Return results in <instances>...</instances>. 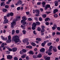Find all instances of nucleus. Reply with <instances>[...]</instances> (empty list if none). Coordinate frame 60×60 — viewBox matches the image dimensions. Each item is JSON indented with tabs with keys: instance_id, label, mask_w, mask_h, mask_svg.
I'll list each match as a JSON object with an SVG mask.
<instances>
[{
	"instance_id": "4be33fe9",
	"label": "nucleus",
	"mask_w": 60,
	"mask_h": 60,
	"mask_svg": "<svg viewBox=\"0 0 60 60\" xmlns=\"http://www.w3.org/2000/svg\"><path fill=\"white\" fill-rule=\"evenodd\" d=\"M42 57V55L41 54H39L37 56V58H41Z\"/></svg>"
},
{
	"instance_id": "49530a36",
	"label": "nucleus",
	"mask_w": 60,
	"mask_h": 60,
	"mask_svg": "<svg viewBox=\"0 0 60 60\" xmlns=\"http://www.w3.org/2000/svg\"><path fill=\"white\" fill-rule=\"evenodd\" d=\"M20 8H21L20 7H18L17 8V10L18 11H19L20 9Z\"/></svg>"
},
{
	"instance_id": "9b49d317",
	"label": "nucleus",
	"mask_w": 60,
	"mask_h": 60,
	"mask_svg": "<svg viewBox=\"0 0 60 60\" xmlns=\"http://www.w3.org/2000/svg\"><path fill=\"white\" fill-rule=\"evenodd\" d=\"M45 49L43 48H42L40 50V51L41 52H43L44 51H45Z\"/></svg>"
},
{
	"instance_id": "774afa93",
	"label": "nucleus",
	"mask_w": 60,
	"mask_h": 60,
	"mask_svg": "<svg viewBox=\"0 0 60 60\" xmlns=\"http://www.w3.org/2000/svg\"><path fill=\"white\" fill-rule=\"evenodd\" d=\"M56 34H60V33L58 32H56Z\"/></svg>"
},
{
	"instance_id": "de8ad7c7",
	"label": "nucleus",
	"mask_w": 60,
	"mask_h": 60,
	"mask_svg": "<svg viewBox=\"0 0 60 60\" xmlns=\"http://www.w3.org/2000/svg\"><path fill=\"white\" fill-rule=\"evenodd\" d=\"M56 27L54 26H53L52 27V29H53V30H55V29H56Z\"/></svg>"
},
{
	"instance_id": "052dcab7",
	"label": "nucleus",
	"mask_w": 60,
	"mask_h": 60,
	"mask_svg": "<svg viewBox=\"0 0 60 60\" xmlns=\"http://www.w3.org/2000/svg\"><path fill=\"white\" fill-rule=\"evenodd\" d=\"M8 50L9 51H11L12 50L11 48L8 49Z\"/></svg>"
},
{
	"instance_id": "4468645a",
	"label": "nucleus",
	"mask_w": 60,
	"mask_h": 60,
	"mask_svg": "<svg viewBox=\"0 0 60 60\" xmlns=\"http://www.w3.org/2000/svg\"><path fill=\"white\" fill-rule=\"evenodd\" d=\"M12 41H13L15 42V36H14L12 37Z\"/></svg>"
},
{
	"instance_id": "864d4df0",
	"label": "nucleus",
	"mask_w": 60,
	"mask_h": 60,
	"mask_svg": "<svg viewBox=\"0 0 60 60\" xmlns=\"http://www.w3.org/2000/svg\"><path fill=\"white\" fill-rule=\"evenodd\" d=\"M4 2H1V6H3V5H4Z\"/></svg>"
},
{
	"instance_id": "3c124183",
	"label": "nucleus",
	"mask_w": 60,
	"mask_h": 60,
	"mask_svg": "<svg viewBox=\"0 0 60 60\" xmlns=\"http://www.w3.org/2000/svg\"><path fill=\"white\" fill-rule=\"evenodd\" d=\"M52 54V52H49L48 53V55H49V56L51 55Z\"/></svg>"
},
{
	"instance_id": "5fc2aeb1",
	"label": "nucleus",
	"mask_w": 60,
	"mask_h": 60,
	"mask_svg": "<svg viewBox=\"0 0 60 60\" xmlns=\"http://www.w3.org/2000/svg\"><path fill=\"white\" fill-rule=\"evenodd\" d=\"M39 19L40 21H42V19L41 18V17H40Z\"/></svg>"
},
{
	"instance_id": "a878e982",
	"label": "nucleus",
	"mask_w": 60,
	"mask_h": 60,
	"mask_svg": "<svg viewBox=\"0 0 60 60\" xmlns=\"http://www.w3.org/2000/svg\"><path fill=\"white\" fill-rule=\"evenodd\" d=\"M23 34H26V31L25 30H23L22 31Z\"/></svg>"
},
{
	"instance_id": "6e6552de",
	"label": "nucleus",
	"mask_w": 60,
	"mask_h": 60,
	"mask_svg": "<svg viewBox=\"0 0 60 60\" xmlns=\"http://www.w3.org/2000/svg\"><path fill=\"white\" fill-rule=\"evenodd\" d=\"M23 23V24L21 26V27H23L24 26H26V25H26V21H25Z\"/></svg>"
},
{
	"instance_id": "7ed1b4c3",
	"label": "nucleus",
	"mask_w": 60,
	"mask_h": 60,
	"mask_svg": "<svg viewBox=\"0 0 60 60\" xmlns=\"http://www.w3.org/2000/svg\"><path fill=\"white\" fill-rule=\"evenodd\" d=\"M28 40L29 39L27 38H25L22 40V42L24 43H26L28 41Z\"/></svg>"
},
{
	"instance_id": "2f4dec72",
	"label": "nucleus",
	"mask_w": 60,
	"mask_h": 60,
	"mask_svg": "<svg viewBox=\"0 0 60 60\" xmlns=\"http://www.w3.org/2000/svg\"><path fill=\"white\" fill-rule=\"evenodd\" d=\"M25 21V20H24V19H22V20L21 21V22L22 23H23V22H24Z\"/></svg>"
},
{
	"instance_id": "e2e57ef3",
	"label": "nucleus",
	"mask_w": 60,
	"mask_h": 60,
	"mask_svg": "<svg viewBox=\"0 0 60 60\" xmlns=\"http://www.w3.org/2000/svg\"><path fill=\"white\" fill-rule=\"evenodd\" d=\"M58 5V3H56L55 4V5L56 6H57V5Z\"/></svg>"
},
{
	"instance_id": "e433bc0d",
	"label": "nucleus",
	"mask_w": 60,
	"mask_h": 60,
	"mask_svg": "<svg viewBox=\"0 0 60 60\" xmlns=\"http://www.w3.org/2000/svg\"><path fill=\"white\" fill-rule=\"evenodd\" d=\"M16 33L17 34H19V30H17L16 31Z\"/></svg>"
},
{
	"instance_id": "c85d7f7f",
	"label": "nucleus",
	"mask_w": 60,
	"mask_h": 60,
	"mask_svg": "<svg viewBox=\"0 0 60 60\" xmlns=\"http://www.w3.org/2000/svg\"><path fill=\"white\" fill-rule=\"evenodd\" d=\"M9 14H10V16H13V13L12 12H11Z\"/></svg>"
},
{
	"instance_id": "a18cd8bd",
	"label": "nucleus",
	"mask_w": 60,
	"mask_h": 60,
	"mask_svg": "<svg viewBox=\"0 0 60 60\" xmlns=\"http://www.w3.org/2000/svg\"><path fill=\"white\" fill-rule=\"evenodd\" d=\"M23 52H25V53L26 52V49H23L22 50Z\"/></svg>"
},
{
	"instance_id": "c03bdc74",
	"label": "nucleus",
	"mask_w": 60,
	"mask_h": 60,
	"mask_svg": "<svg viewBox=\"0 0 60 60\" xmlns=\"http://www.w3.org/2000/svg\"><path fill=\"white\" fill-rule=\"evenodd\" d=\"M36 24H37V25H39L40 24V22H36Z\"/></svg>"
},
{
	"instance_id": "a211bd4d",
	"label": "nucleus",
	"mask_w": 60,
	"mask_h": 60,
	"mask_svg": "<svg viewBox=\"0 0 60 60\" xmlns=\"http://www.w3.org/2000/svg\"><path fill=\"white\" fill-rule=\"evenodd\" d=\"M50 20V19L49 18H46L45 19V20L46 22H47V21H48V20Z\"/></svg>"
},
{
	"instance_id": "a19ab883",
	"label": "nucleus",
	"mask_w": 60,
	"mask_h": 60,
	"mask_svg": "<svg viewBox=\"0 0 60 60\" xmlns=\"http://www.w3.org/2000/svg\"><path fill=\"white\" fill-rule=\"evenodd\" d=\"M35 27H34V26H33L32 27V29L33 30H35Z\"/></svg>"
},
{
	"instance_id": "ddd939ff",
	"label": "nucleus",
	"mask_w": 60,
	"mask_h": 60,
	"mask_svg": "<svg viewBox=\"0 0 60 60\" xmlns=\"http://www.w3.org/2000/svg\"><path fill=\"white\" fill-rule=\"evenodd\" d=\"M11 39H8L6 41V42L8 43H10L11 42Z\"/></svg>"
},
{
	"instance_id": "bb28decb",
	"label": "nucleus",
	"mask_w": 60,
	"mask_h": 60,
	"mask_svg": "<svg viewBox=\"0 0 60 60\" xmlns=\"http://www.w3.org/2000/svg\"><path fill=\"white\" fill-rule=\"evenodd\" d=\"M7 11V10L6 9H4L3 10V12H6V11Z\"/></svg>"
},
{
	"instance_id": "5701e85b",
	"label": "nucleus",
	"mask_w": 60,
	"mask_h": 60,
	"mask_svg": "<svg viewBox=\"0 0 60 60\" xmlns=\"http://www.w3.org/2000/svg\"><path fill=\"white\" fill-rule=\"evenodd\" d=\"M36 25H37L34 22L32 26H34V27H36Z\"/></svg>"
},
{
	"instance_id": "c9c22d12",
	"label": "nucleus",
	"mask_w": 60,
	"mask_h": 60,
	"mask_svg": "<svg viewBox=\"0 0 60 60\" xmlns=\"http://www.w3.org/2000/svg\"><path fill=\"white\" fill-rule=\"evenodd\" d=\"M50 58V57H47L45 60H49Z\"/></svg>"
},
{
	"instance_id": "423d86ee",
	"label": "nucleus",
	"mask_w": 60,
	"mask_h": 60,
	"mask_svg": "<svg viewBox=\"0 0 60 60\" xmlns=\"http://www.w3.org/2000/svg\"><path fill=\"white\" fill-rule=\"evenodd\" d=\"M50 5L49 4H47L45 6V10H47L49 8H50Z\"/></svg>"
},
{
	"instance_id": "393cba45",
	"label": "nucleus",
	"mask_w": 60,
	"mask_h": 60,
	"mask_svg": "<svg viewBox=\"0 0 60 60\" xmlns=\"http://www.w3.org/2000/svg\"><path fill=\"white\" fill-rule=\"evenodd\" d=\"M52 45V43H49L47 44V46H50Z\"/></svg>"
},
{
	"instance_id": "69168bd1",
	"label": "nucleus",
	"mask_w": 60,
	"mask_h": 60,
	"mask_svg": "<svg viewBox=\"0 0 60 60\" xmlns=\"http://www.w3.org/2000/svg\"><path fill=\"white\" fill-rule=\"evenodd\" d=\"M57 29L58 31H60V27H59L57 28Z\"/></svg>"
},
{
	"instance_id": "603ef678",
	"label": "nucleus",
	"mask_w": 60,
	"mask_h": 60,
	"mask_svg": "<svg viewBox=\"0 0 60 60\" xmlns=\"http://www.w3.org/2000/svg\"><path fill=\"white\" fill-rule=\"evenodd\" d=\"M26 60H29V58L28 56H27L26 57Z\"/></svg>"
},
{
	"instance_id": "bf43d9fd",
	"label": "nucleus",
	"mask_w": 60,
	"mask_h": 60,
	"mask_svg": "<svg viewBox=\"0 0 60 60\" xmlns=\"http://www.w3.org/2000/svg\"><path fill=\"white\" fill-rule=\"evenodd\" d=\"M45 24L47 26H49V23L48 22H47L45 23Z\"/></svg>"
},
{
	"instance_id": "0eeeda50",
	"label": "nucleus",
	"mask_w": 60,
	"mask_h": 60,
	"mask_svg": "<svg viewBox=\"0 0 60 60\" xmlns=\"http://www.w3.org/2000/svg\"><path fill=\"white\" fill-rule=\"evenodd\" d=\"M53 50L54 52H56L57 51V49H56V48L55 46H54L53 47Z\"/></svg>"
},
{
	"instance_id": "338daca9",
	"label": "nucleus",
	"mask_w": 60,
	"mask_h": 60,
	"mask_svg": "<svg viewBox=\"0 0 60 60\" xmlns=\"http://www.w3.org/2000/svg\"><path fill=\"white\" fill-rule=\"evenodd\" d=\"M26 13L27 15H29V14H30L29 12H26Z\"/></svg>"
},
{
	"instance_id": "13d9d810",
	"label": "nucleus",
	"mask_w": 60,
	"mask_h": 60,
	"mask_svg": "<svg viewBox=\"0 0 60 60\" xmlns=\"http://www.w3.org/2000/svg\"><path fill=\"white\" fill-rule=\"evenodd\" d=\"M5 7L6 8H9V6L8 5H6L5 6Z\"/></svg>"
},
{
	"instance_id": "ea45409f",
	"label": "nucleus",
	"mask_w": 60,
	"mask_h": 60,
	"mask_svg": "<svg viewBox=\"0 0 60 60\" xmlns=\"http://www.w3.org/2000/svg\"><path fill=\"white\" fill-rule=\"evenodd\" d=\"M26 56V55H23L21 57L22 58H25V57Z\"/></svg>"
},
{
	"instance_id": "f03ea898",
	"label": "nucleus",
	"mask_w": 60,
	"mask_h": 60,
	"mask_svg": "<svg viewBox=\"0 0 60 60\" xmlns=\"http://www.w3.org/2000/svg\"><path fill=\"white\" fill-rule=\"evenodd\" d=\"M16 19L15 20V21H18L20 19V16H17L15 17Z\"/></svg>"
},
{
	"instance_id": "412c9836",
	"label": "nucleus",
	"mask_w": 60,
	"mask_h": 60,
	"mask_svg": "<svg viewBox=\"0 0 60 60\" xmlns=\"http://www.w3.org/2000/svg\"><path fill=\"white\" fill-rule=\"evenodd\" d=\"M33 57L34 58H37V56L35 55H34L33 56Z\"/></svg>"
},
{
	"instance_id": "1a4fd4ad",
	"label": "nucleus",
	"mask_w": 60,
	"mask_h": 60,
	"mask_svg": "<svg viewBox=\"0 0 60 60\" xmlns=\"http://www.w3.org/2000/svg\"><path fill=\"white\" fill-rule=\"evenodd\" d=\"M17 3L19 5H21L22 4V2L21 0H19L17 2Z\"/></svg>"
},
{
	"instance_id": "4c0bfd02",
	"label": "nucleus",
	"mask_w": 60,
	"mask_h": 60,
	"mask_svg": "<svg viewBox=\"0 0 60 60\" xmlns=\"http://www.w3.org/2000/svg\"><path fill=\"white\" fill-rule=\"evenodd\" d=\"M48 51L49 52H51V51H52V49L49 48V49H48Z\"/></svg>"
},
{
	"instance_id": "9d476101",
	"label": "nucleus",
	"mask_w": 60,
	"mask_h": 60,
	"mask_svg": "<svg viewBox=\"0 0 60 60\" xmlns=\"http://www.w3.org/2000/svg\"><path fill=\"white\" fill-rule=\"evenodd\" d=\"M1 37L2 40H4V41L7 40V38L4 37L2 36H1Z\"/></svg>"
},
{
	"instance_id": "8fccbe9b",
	"label": "nucleus",
	"mask_w": 60,
	"mask_h": 60,
	"mask_svg": "<svg viewBox=\"0 0 60 60\" xmlns=\"http://www.w3.org/2000/svg\"><path fill=\"white\" fill-rule=\"evenodd\" d=\"M13 51L15 52V48H14L12 49Z\"/></svg>"
},
{
	"instance_id": "aec40b11",
	"label": "nucleus",
	"mask_w": 60,
	"mask_h": 60,
	"mask_svg": "<svg viewBox=\"0 0 60 60\" xmlns=\"http://www.w3.org/2000/svg\"><path fill=\"white\" fill-rule=\"evenodd\" d=\"M4 22L5 23L4 24H6V23H8V19H6V20H4Z\"/></svg>"
},
{
	"instance_id": "2eb2a0df",
	"label": "nucleus",
	"mask_w": 60,
	"mask_h": 60,
	"mask_svg": "<svg viewBox=\"0 0 60 60\" xmlns=\"http://www.w3.org/2000/svg\"><path fill=\"white\" fill-rule=\"evenodd\" d=\"M58 10L57 9H54L53 11V13H56V12H58Z\"/></svg>"
},
{
	"instance_id": "c756f323",
	"label": "nucleus",
	"mask_w": 60,
	"mask_h": 60,
	"mask_svg": "<svg viewBox=\"0 0 60 60\" xmlns=\"http://www.w3.org/2000/svg\"><path fill=\"white\" fill-rule=\"evenodd\" d=\"M37 30L38 31H40L41 30V29L40 28V27H38L37 28Z\"/></svg>"
},
{
	"instance_id": "09e8293b",
	"label": "nucleus",
	"mask_w": 60,
	"mask_h": 60,
	"mask_svg": "<svg viewBox=\"0 0 60 60\" xmlns=\"http://www.w3.org/2000/svg\"><path fill=\"white\" fill-rule=\"evenodd\" d=\"M15 33V31L14 30H13L12 31V34H14Z\"/></svg>"
},
{
	"instance_id": "39448f33",
	"label": "nucleus",
	"mask_w": 60,
	"mask_h": 60,
	"mask_svg": "<svg viewBox=\"0 0 60 60\" xmlns=\"http://www.w3.org/2000/svg\"><path fill=\"white\" fill-rule=\"evenodd\" d=\"M7 57L8 59H12V56L11 55H9L7 56Z\"/></svg>"
},
{
	"instance_id": "20e7f679",
	"label": "nucleus",
	"mask_w": 60,
	"mask_h": 60,
	"mask_svg": "<svg viewBox=\"0 0 60 60\" xmlns=\"http://www.w3.org/2000/svg\"><path fill=\"white\" fill-rule=\"evenodd\" d=\"M15 21H14L11 23V27H12V28H13V27L14 26H15Z\"/></svg>"
},
{
	"instance_id": "58836bf2",
	"label": "nucleus",
	"mask_w": 60,
	"mask_h": 60,
	"mask_svg": "<svg viewBox=\"0 0 60 60\" xmlns=\"http://www.w3.org/2000/svg\"><path fill=\"white\" fill-rule=\"evenodd\" d=\"M46 13L47 14H48L51 13V11H47L46 12Z\"/></svg>"
},
{
	"instance_id": "37998d69",
	"label": "nucleus",
	"mask_w": 60,
	"mask_h": 60,
	"mask_svg": "<svg viewBox=\"0 0 60 60\" xmlns=\"http://www.w3.org/2000/svg\"><path fill=\"white\" fill-rule=\"evenodd\" d=\"M46 16H47V15L46 14L44 15H43V18H46Z\"/></svg>"
},
{
	"instance_id": "f3484780",
	"label": "nucleus",
	"mask_w": 60,
	"mask_h": 60,
	"mask_svg": "<svg viewBox=\"0 0 60 60\" xmlns=\"http://www.w3.org/2000/svg\"><path fill=\"white\" fill-rule=\"evenodd\" d=\"M36 40L38 41H41V38H36Z\"/></svg>"
},
{
	"instance_id": "6ab92c4d",
	"label": "nucleus",
	"mask_w": 60,
	"mask_h": 60,
	"mask_svg": "<svg viewBox=\"0 0 60 60\" xmlns=\"http://www.w3.org/2000/svg\"><path fill=\"white\" fill-rule=\"evenodd\" d=\"M22 19H23L25 20H26V19H27L26 18V17L25 16H24L22 17Z\"/></svg>"
},
{
	"instance_id": "7c9ffc66",
	"label": "nucleus",
	"mask_w": 60,
	"mask_h": 60,
	"mask_svg": "<svg viewBox=\"0 0 60 60\" xmlns=\"http://www.w3.org/2000/svg\"><path fill=\"white\" fill-rule=\"evenodd\" d=\"M45 31V30L44 29H42L41 30V33H43L44 32V31Z\"/></svg>"
},
{
	"instance_id": "79ce46f5",
	"label": "nucleus",
	"mask_w": 60,
	"mask_h": 60,
	"mask_svg": "<svg viewBox=\"0 0 60 60\" xmlns=\"http://www.w3.org/2000/svg\"><path fill=\"white\" fill-rule=\"evenodd\" d=\"M4 20L7 19V17L6 16H4Z\"/></svg>"
},
{
	"instance_id": "b1692460",
	"label": "nucleus",
	"mask_w": 60,
	"mask_h": 60,
	"mask_svg": "<svg viewBox=\"0 0 60 60\" xmlns=\"http://www.w3.org/2000/svg\"><path fill=\"white\" fill-rule=\"evenodd\" d=\"M36 13L37 14H40V11L39 10H36Z\"/></svg>"
},
{
	"instance_id": "6e6d98bb",
	"label": "nucleus",
	"mask_w": 60,
	"mask_h": 60,
	"mask_svg": "<svg viewBox=\"0 0 60 60\" xmlns=\"http://www.w3.org/2000/svg\"><path fill=\"white\" fill-rule=\"evenodd\" d=\"M45 45V44L43 43H42L41 44V45L42 46H43V47H44Z\"/></svg>"
},
{
	"instance_id": "f257e3e1",
	"label": "nucleus",
	"mask_w": 60,
	"mask_h": 60,
	"mask_svg": "<svg viewBox=\"0 0 60 60\" xmlns=\"http://www.w3.org/2000/svg\"><path fill=\"white\" fill-rule=\"evenodd\" d=\"M19 40V37L17 35L15 36V42H18Z\"/></svg>"
},
{
	"instance_id": "72a5a7b5",
	"label": "nucleus",
	"mask_w": 60,
	"mask_h": 60,
	"mask_svg": "<svg viewBox=\"0 0 60 60\" xmlns=\"http://www.w3.org/2000/svg\"><path fill=\"white\" fill-rule=\"evenodd\" d=\"M29 53L30 54H32V55H33L34 54V53L33 52V51H30L29 52Z\"/></svg>"
},
{
	"instance_id": "f704fd0d",
	"label": "nucleus",
	"mask_w": 60,
	"mask_h": 60,
	"mask_svg": "<svg viewBox=\"0 0 60 60\" xmlns=\"http://www.w3.org/2000/svg\"><path fill=\"white\" fill-rule=\"evenodd\" d=\"M23 52L22 51H21L20 52V54H21V55H22L23 54Z\"/></svg>"
},
{
	"instance_id": "f8f14e48",
	"label": "nucleus",
	"mask_w": 60,
	"mask_h": 60,
	"mask_svg": "<svg viewBox=\"0 0 60 60\" xmlns=\"http://www.w3.org/2000/svg\"><path fill=\"white\" fill-rule=\"evenodd\" d=\"M7 45V44L6 43H3L1 45V47L2 48H3L4 46L5 45Z\"/></svg>"
},
{
	"instance_id": "dca6fc26",
	"label": "nucleus",
	"mask_w": 60,
	"mask_h": 60,
	"mask_svg": "<svg viewBox=\"0 0 60 60\" xmlns=\"http://www.w3.org/2000/svg\"><path fill=\"white\" fill-rule=\"evenodd\" d=\"M42 4L43 5V7H45V4H46V3H45V2H43L42 3Z\"/></svg>"
},
{
	"instance_id": "680f3d73",
	"label": "nucleus",
	"mask_w": 60,
	"mask_h": 60,
	"mask_svg": "<svg viewBox=\"0 0 60 60\" xmlns=\"http://www.w3.org/2000/svg\"><path fill=\"white\" fill-rule=\"evenodd\" d=\"M28 20L29 21H32V19L30 18H28Z\"/></svg>"
},
{
	"instance_id": "0e129e2a",
	"label": "nucleus",
	"mask_w": 60,
	"mask_h": 60,
	"mask_svg": "<svg viewBox=\"0 0 60 60\" xmlns=\"http://www.w3.org/2000/svg\"><path fill=\"white\" fill-rule=\"evenodd\" d=\"M57 16H58L56 14H55L54 16V17H55V18H57Z\"/></svg>"
},
{
	"instance_id": "cd10ccee",
	"label": "nucleus",
	"mask_w": 60,
	"mask_h": 60,
	"mask_svg": "<svg viewBox=\"0 0 60 60\" xmlns=\"http://www.w3.org/2000/svg\"><path fill=\"white\" fill-rule=\"evenodd\" d=\"M31 45H33V46H35L36 45V44H35L33 42L32 43H31Z\"/></svg>"
},
{
	"instance_id": "473e14b6",
	"label": "nucleus",
	"mask_w": 60,
	"mask_h": 60,
	"mask_svg": "<svg viewBox=\"0 0 60 60\" xmlns=\"http://www.w3.org/2000/svg\"><path fill=\"white\" fill-rule=\"evenodd\" d=\"M8 39H11V35H9L8 37Z\"/></svg>"
},
{
	"instance_id": "4d7b16f0",
	"label": "nucleus",
	"mask_w": 60,
	"mask_h": 60,
	"mask_svg": "<svg viewBox=\"0 0 60 60\" xmlns=\"http://www.w3.org/2000/svg\"><path fill=\"white\" fill-rule=\"evenodd\" d=\"M53 48V46L52 45H51L49 47V48L52 49Z\"/></svg>"
}]
</instances>
